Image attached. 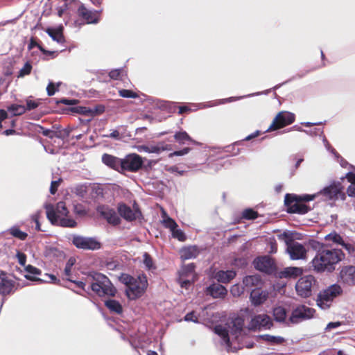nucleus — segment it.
Returning <instances> with one entry per match:
<instances>
[{
  "instance_id": "obj_54",
  "label": "nucleus",
  "mask_w": 355,
  "mask_h": 355,
  "mask_svg": "<svg viewBox=\"0 0 355 355\" xmlns=\"http://www.w3.org/2000/svg\"><path fill=\"white\" fill-rule=\"evenodd\" d=\"M25 270L28 274L31 275H39L41 274V270L40 269L31 265H28L26 266Z\"/></svg>"
},
{
  "instance_id": "obj_41",
  "label": "nucleus",
  "mask_w": 355,
  "mask_h": 355,
  "mask_svg": "<svg viewBox=\"0 0 355 355\" xmlns=\"http://www.w3.org/2000/svg\"><path fill=\"white\" fill-rule=\"evenodd\" d=\"M324 239L339 245H341L343 242L342 236L335 231L326 235Z\"/></svg>"
},
{
  "instance_id": "obj_4",
  "label": "nucleus",
  "mask_w": 355,
  "mask_h": 355,
  "mask_svg": "<svg viewBox=\"0 0 355 355\" xmlns=\"http://www.w3.org/2000/svg\"><path fill=\"white\" fill-rule=\"evenodd\" d=\"M315 198V195L286 193L284 197L286 211L289 214H305L311 210V208L304 202L313 200Z\"/></svg>"
},
{
  "instance_id": "obj_20",
  "label": "nucleus",
  "mask_w": 355,
  "mask_h": 355,
  "mask_svg": "<svg viewBox=\"0 0 355 355\" xmlns=\"http://www.w3.org/2000/svg\"><path fill=\"white\" fill-rule=\"evenodd\" d=\"M7 273L1 270L0 272V294L7 296L14 292L15 282L7 277Z\"/></svg>"
},
{
  "instance_id": "obj_17",
  "label": "nucleus",
  "mask_w": 355,
  "mask_h": 355,
  "mask_svg": "<svg viewBox=\"0 0 355 355\" xmlns=\"http://www.w3.org/2000/svg\"><path fill=\"white\" fill-rule=\"evenodd\" d=\"M273 327V322L267 314H259L251 319L250 329L251 330H260L261 329H270Z\"/></svg>"
},
{
  "instance_id": "obj_16",
  "label": "nucleus",
  "mask_w": 355,
  "mask_h": 355,
  "mask_svg": "<svg viewBox=\"0 0 355 355\" xmlns=\"http://www.w3.org/2000/svg\"><path fill=\"white\" fill-rule=\"evenodd\" d=\"M254 265L257 270L268 275L272 274L276 270V266L273 259L268 256L260 257L255 259Z\"/></svg>"
},
{
  "instance_id": "obj_30",
  "label": "nucleus",
  "mask_w": 355,
  "mask_h": 355,
  "mask_svg": "<svg viewBox=\"0 0 355 355\" xmlns=\"http://www.w3.org/2000/svg\"><path fill=\"white\" fill-rule=\"evenodd\" d=\"M272 315L276 322L286 323L287 311L284 307L281 306L275 307L272 310Z\"/></svg>"
},
{
  "instance_id": "obj_36",
  "label": "nucleus",
  "mask_w": 355,
  "mask_h": 355,
  "mask_svg": "<svg viewBox=\"0 0 355 355\" xmlns=\"http://www.w3.org/2000/svg\"><path fill=\"white\" fill-rule=\"evenodd\" d=\"M214 332L218 335L219 336L221 337V338L226 343H230V337H229V331L227 329V328H225V327H223V325H216L214 327Z\"/></svg>"
},
{
  "instance_id": "obj_29",
  "label": "nucleus",
  "mask_w": 355,
  "mask_h": 355,
  "mask_svg": "<svg viewBox=\"0 0 355 355\" xmlns=\"http://www.w3.org/2000/svg\"><path fill=\"white\" fill-rule=\"evenodd\" d=\"M243 284L245 287L250 288L252 287L259 288L263 282L260 276L255 275L246 276L243 280Z\"/></svg>"
},
{
  "instance_id": "obj_50",
  "label": "nucleus",
  "mask_w": 355,
  "mask_h": 355,
  "mask_svg": "<svg viewBox=\"0 0 355 355\" xmlns=\"http://www.w3.org/2000/svg\"><path fill=\"white\" fill-rule=\"evenodd\" d=\"M32 70V66L29 62H26L24 67L20 69L19 72V76L23 77L24 76L28 75L31 73Z\"/></svg>"
},
{
  "instance_id": "obj_33",
  "label": "nucleus",
  "mask_w": 355,
  "mask_h": 355,
  "mask_svg": "<svg viewBox=\"0 0 355 355\" xmlns=\"http://www.w3.org/2000/svg\"><path fill=\"white\" fill-rule=\"evenodd\" d=\"M345 177L350 182V185L347 189V193L349 197L355 198V173L348 172Z\"/></svg>"
},
{
  "instance_id": "obj_25",
  "label": "nucleus",
  "mask_w": 355,
  "mask_h": 355,
  "mask_svg": "<svg viewBox=\"0 0 355 355\" xmlns=\"http://www.w3.org/2000/svg\"><path fill=\"white\" fill-rule=\"evenodd\" d=\"M236 276V272L233 270H219L216 272L214 278L218 282L224 284L229 283Z\"/></svg>"
},
{
  "instance_id": "obj_31",
  "label": "nucleus",
  "mask_w": 355,
  "mask_h": 355,
  "mask_svg": "<svg viewBox=\"0 0 355 355\" xmlns=\"http://www.w3.org/2000/svg\"><path fill=\"white\" fill-rule=\"evenodd\" d=\"M198 254V250L196 246H189L181 250V258L184 260L196 258Z\"/></svg>"
},
{
  "instance_id": "obj_10",
  "label": "nucleus",
  "mask_w": 355,
  "mask_h": 355,
  "mask_svg": "<svg viewBox=\"0 0 355 355\" xmlns=\"http://www.w3.org/2000/svg\"><path fill=\"white\" fill-rule=\"evenodd\" d=\"M295 119V116L294 114L286 111L279 112L266 131L272 132L282 128L293 123Z\"/></svg>"
},
{
  "instance_id": "obj_5",
  "label": "nucleus",
  "mask_w": 355,
  "mask_h": 355,
  "mask_svg": "<svg viewBox=\"0 0 355 355\" xmlns=\"http://www.w3.org/2000/svg\"><path fill=\"white\" fill-rule=\"evenodd\" d=\"M278 239L285 242L286 252L292 260L304 259L306 257V249L302 244L295 241L292 233L284 232L278 235Z\"/></svg>"
},
{
  "instance_id": "obj_12",
  "label": "nucleus",
  "mask_w": 355,
  "mask_h": 355,
  "mask_svg": "<svg viewBox=\"0 0 355 355\" xmlns=\"http://www.w3.org/2000/svg\"><path fill=\"white\" fill-rule=\"evenodd\" d=\"M315 312L313 309L304 305L297 306L292 311L291 316L286 322V324H297L302 320L310 319L313 317Z\"/></svg>"
},
{
  "instance_id": "obj_61",
  "label": "nucleus",
  "mask_w": 355,
  "mask_h": 355,
  "mask_svg": "<svg viewBox=\"0 0 355 355\" xmlns=\"http://www.w3.org/2000/svg\"><path fill=\"white\" fill-rule=\"evenodd\" d=\"M38 107V103L32 100H27L26 101V110H32Z\"/></svg>"
},
{
  "instance_id": "obj_13",
  "label": "nucleus",
  "mask_w": 355,
  "mask_h": 355,
  "mask_svg": "<svg viewBox=\"0 0 355 355\" xmlns=\"http://www.w3.org/2000/svg\"><path fill=\"white\" fill-rule=\"evenodd\" d=\"M117 211L121 217L129 222L134 221L141 216V212L137 203L133 205L132 209L125 203H119Z\"/></svg>"
},
{
  "instance_id": "obj_64",
  "label": "nucleus",
  "mask_w": 355,
  "mask_h": 355,
  "mask_svg": "<svg viewBox=\"0 0 355 355\" xmlns=\"http://www.w3.org/2000/svg\"><path fill=\"white\" fill-rule=\"evenodd\" d=\"M40 50L43 54L46 55H51L53 58L58 55V53L55 51L46 50L43 46H40Z\"/></svg>"
},
{
  "instance_id": "obj_34",
  "label": "nucleus",
  "mask_w": 355,
  "mask_h": 355,
  "mask_svg": "<svg viewBox=\"0 0 355 355\" xmlns=\"http://www.w3.org/2000/svg\"><path fill=\"white\" fill-rule=\"evenodd\" d=\"M261 338L268 343L272 345H282L285 342V339L282 336H275L270 334L261 335Z\"/></svg>"
},
{
  "instance_id": "obj_49",
  "label": "nucleus",
  "mask_w": 355,
  "mask_h": 355,
  "mask_svg": "<svg viewBox=\"0 0 355 355\" xmlns=\"http://www.w3.org/2000/svg\"><path fill=\"white\" fill-rule=\"evenodd\" d=\"M60 85V83H58L57 85H55L53 83L50 82L46 87L48 96H51L54 95L55 92L58 90V87Z\"/></svg>"
},
{
  "instance_id": "obj_27",
  "label": "nucleus",
  "mask_w": 355,
  "mask_h": 355,
  "mask_svg": "<svg viewBox=\"0 0 355 355\" xmlns=\"http://www.w3.org/2000/svg\"><path fill=\"white\" fill-rule=\"evenodd\" d=\"M46 32L53 40L58 43L63 44L65 42L62 26H59L57 28H48Z\"/></svg>"
},
{
  "instance_id": "obj_51",
  "label": "nucleus",
  "mask_w": 355,
  "mask_h": 355,
  "mask_svg": "<svg viewBox=\"0 0 355 355\" xmlns=\"http://www.w3.org/2000/svg\"><path fill=\"white\" fill-rule=\"evenodd\" d=\"M184 320L187 322H193L195 323L198 322V318L196 314L194 311H192L187 314L184 318Z\"/></svg>"
},
{
  "instance_id": "obj_9",
  "label": "nucleus",
  "mask_w": 355,
  "mask_h": 355,
  "mask_svg": "<svg viewBox=\"0 0 355 355\" xmlns=\"http://www.w3.org/2000/svg\"><path fill=\"white\" fill-rule=\"evenodd\" d=\"M316 284V279L313 275H306L300 277L295 285L297 293L302 297H309L311 295L312 288Z\"/></svg>"
},
{
  "instance_id": "obj_63",
  "label": "nucleus",
  "mask_w": 355,
  "mask_h": 355,
  "mask_svg": "<svg viewBox=\"0 0 355 355\" xmlns=\"http://www.w3.org/2000/svg\"><path fill=\"white\" fill-rule=\"evenodd\" d=\"M341 325L340 322H331L327 325L325 330L330 331L332 329L337 328Z\"/></svg>"
},
{
  "instance_id": "obj_19",
  "label": "nucleus",
  "mask_w": 355,
  "mask_h": 355,
  "mask_svg": "<svg viewBox=\"0 0 355 355\" xmlns=\"http://www.w3.org/2000/svg\"><path fill=\"white\" fill-rule=\"evenodd\" d=\"M97 211L110 225L116 226L121 222L120 217L117 215L115 210L107 206L98 207Z\"/></svg>"
},
{
  "instance_id": "obj_56",
  "label": "nucleus",
  "mask_w": 355,
  "mask_h": 355,
  "mask_svg": "<svg viewBox=\"0 0 355 355\" xmlns=\"http://www.w3.org/2000/svg\"><path fill=\"white\" fill-rule=\"evenodd\" d=\"M121 73H122V69H113L109 73V76L111 79L118 80L120 78Z\"/></svg>"
},
{
  "instance_id": "obj_53",
  "label": "nucleus",
  "mask_w": 355,
  "mask_h": 355,
  "mask_svg": "<svg viewBox=\"0 0 355 355\" xmlns=\"http://www.w3.org/2000/svg\"><path fill=\"white\" fill-rule=\"evenodd\" d=\"M187 277H182L180 279L179 277V284L182 288H189V287L191 285L192 282H194V279L192 278L191 280L186 279Z\"/></svg>"
},
{
  "instance_id": "obj_11",
  "label": "nucleus",
  "mask_w": 355,
  "mask_h": 355,
  "mask_svg": "<svg viewBox=\"0 0 355 355\" xmlns=\"http://www.w3.org/2000/svg\"><path fill=\"white\" fill-rule=\"evenodd\" d=\"M121 173L124 171L137 172L143 165V160L137 154L132 153L121 159Z\"/></svg>"
},
{
  "instance_id": "obj_44",
  "label": "nucleus",
  "mask_w": 355,
  "mask_h": 355,
  "mask_svg": "<svg viewBox=\"0 0 355 355\" xmlns=\"http://www.w3.org/2000/svg\"><path fill=\"white\" fill-rule=\"evenodd\" d=\"M119 94L123 98H136L139 97V95L132 90L122 89L119 91Z\"/></svg>"
},
{
  "instance_id": "obj_46",
  "label": "nucleus",
  "mask_w": 355,
  "mask_h": 355,
  "mask_svg": "<svg viewBox=\"0 0 355 355\" xmlns=\"http://www.w3.org/2000/svg\"><path fill=\"white\" fill-rule=\"evenodd\" d=\"M171 234L173 238L177 239L180 241H184L187 239V236L183 231L178 229V227L172 230Z\"/></svg>"
},
{
  "instance_id": "obj_59",
  "label": "nucleus",
  "mask_w": 355,
  "mask_h": 355,
  "mask_svg": "<svg viewBox=\"0 0 355 355\" xmlns=\"http://www.w3.org/2000/svg\"><path fill=\"white\" fill-rule=\"evenodd\" d=\"M17 257L18 259L19 263L21 266H24L26 262V255L23 252H18L17 253Z\"/></svg>"
},
{
  "instance_id": "obj_35",
  "label": "nucleus",
  "mask_w": 355,
  "mask_h": 355,
  "mask_svg": "<svg viewBox=\"0 0 355 355\" xmlns=\"http://www.w3.org/2000/svg\"><path fill=\"white\" fill-rule=\"evenodd\" d=\"M195 268L196 266L193 263L182 267L181 271L180 272V279L182 277H193L195 275Z\"/></svg>"
},
{
  "instance_id": "obj_32",
  "label": "nucleus",
  "mask_w": 355,
  "mask_h": 355,
  "mask_svg": "<svg viewBox=\"0 0 355 355\" xmlns=\"http://www.w3.org/2000/svg\"><path fill=\"white\" fill-rule=\"evenodd\" d=\"M105 305L112 313L116 314H121L123 313V307L117 300H107L105 302Z\"/></svg>"
},
{
  "instance_id": "obj_42",
  "label": "nucleus",
  "mask_w": 355,
  "mask_h": 355,
  "mask_svg": "<svg viewBox=\"0 0 355 355\" xmlns=\"http://www.w3.org/2000/svg\"><path fill=\"white\" fill-rule=\"evenodd\" d=\"M259 216V214L257 211L251 208L245 209L242 212V218L246 220H254L257 218Z\"/></svg>"
},
{
  "instance_id": "obj_1",
  "label": "nucleus",
  "mask_w": 355,
  "mask_h": 355,
  "mask_svg": "<svg viewBox=\"0 0 355 355\" xmlns=\"http://www.w3.org/2000/svg\"><path fill=\"white\" fill-rule=\"evenodd\" d=\"M315 254L310 262L312 270L318 274L331 273L343 259L345 254L342 250L314 241L311 243Z\"/></svg>"
},
{
  "instance_id": "obj_18",
  "label": "nucleus",
  "mask_w": 355,
  "mask_h": 355,
  "mask_svg": "<svg viewBox=\"0 0 355 355\" xmlns=\"http://www.w3.org/2000/svg\"><path fill=\"white\" fill-rule=\"evenodd\" d=\"M338 281L349 286H355V266H343L338 275Z\"/></svg>"
},
{
  "instance_id": "obj_14",
  "label": "nucleus",
  "mask_w": 355,
  "mask_h": 355,
  "mask_svg": "<svg viewBox=\"0 0 355 355\" xmlns=\"http://www.w3.org/2000/svg\"><path fill=\"white\" fill-rule=\"evenodd\" d=\"M78 16L86 24H98L101 20V11L88 9L83 3L77 10Z\"/></svg>"
},
{
  "instance_id": "obj_2",
  "label": "nucleus",
  "mask_w": 355,
  "mask_h": 355,
  "mask_svg": "<svg viewBox=\"0 0 355 355\" xmlns=\"http://www.w3.org/2000/svg\"><path fill=\"white\" fill-rule=\"evenodd\" d=\"M46 217L52 225L63 227H76L77 226V223L74 219L67 218L69 211L64 202H58L55 207L51 205H46Z\"/></svg>"
},
{
  "instance_id": "obj_38",
  "label": "nucleus",
  "mask_w": 355,
  "mask_h": 355,
  "mask_svg": "<svg viewBox=\"0 0 355 355\" xmlns=\"http://www.w3.org/2000/svg\"><path fill=\"white\" fill-rule=\"evenodd\" d=\"M9 233L15 238H17L21 241L26 239L28 234L27 233L22 232L17 226H13L9 230Z\"/></svg>"
},
{
  "instance_id": "obj_58",
  "label": "nucleus",
  "mask_w": 355,
  "mask_h": 355,
  "mask_svg": "<svg viewBox=\"0 0 355 355\" xmlns=\"http://www.w3.org/2000/svg\"><path fill=\"white\" fill-rule=\"evenodd\" d=\"M190 150H191L190 148L187 147L180 150L174 151L173 153H172L169 155V157L182 156V155L187 154L190 151Z\"/></svg>"
},
{
  "instance_id": "obj_43",
  "label": "nucleus",
  "mask_w": 355,
  "mask_h": 355,
  "mask_svg": "<svg viewBox=\"0 0 355 355\" xmlns=\"http://www.w3.org/2000/svg\"><path fill=\"white\" fill-rule=\"evenodd\" d=\"M46 276L47 277L48 279L42 280L40 278L34 277L31 275H25L26 278L29 280L32 281H40V282H53L54 284H58L60 282L59 279H57V277L54 275H49L46 274Z\"/></svg>"
},
{
  "instance_id": "obj_8",
  "label": "nucleus",
  "mask_w": 355,
  "mask_h": 355,
  "mask_svg": "<svg viewBox=\"0 0 355 355\" xmlns=\"http://www.w3.org/2000/svg\"><path fill=\"white\" fill-rule=\"evenodd\" d=\"M71 242L77 248L85 250H97L102 247L101 243L94 237L73 235Z\"/></svg>"
},
{
  "instance_id": "obj_15",
  "label": "nucleus",
  "mask_w": 355,
  "mask_h": 355,
  "mask_svg": "<svg viewBox=\"0 0 355 355\" xmlns=\"http://www.w3.org/2000/svg\"><path fill=\"white\" fill-rule=\"evenodd\" d=\"M343 290L340 285L335 284L329 286L327 289L321 291L318 296L317 302L319 306L322 304L332 301L336 297L340 295Z\"/></svg>"
},
{
  "instance_id": "obj_40",
  "label": "nucleus",
  "mask_w": 355,
  "mask_h": 355,
  "mask_svg": "<svg viewBox=\"0 0 355 355\" xmlns=\"http://www.w3.org/2000/svg\"><path fill=\"white\" fill-rule=\"evenodd\" d=\"M174 138L175 141L180 144H184L187 141H192L191 137L185 131L176 132L174 135Z\"/></svg>"
},
{
  "instance_id": "obj_62",
  "label": "nucleus",
  "mask_w": 355,
  "mask_h": 355,
  "mask_svg": "<svg viewBox=\"0 0 355 355\" xmlns=\"http://www.w3.org/2000/svg\"><path fill=\"white\" fill-rule=\"evenodd\" d=\"M342 245L349 253H352L355 251L354 246L351 243H347L344 241L340 245Z\"/></svg>"
},
{
  "instance_id": "obj_3",
  "label": "nucleus",
  "mask_w": 355,
  "mask_h": 355,
  "mask_svg": "<svg viewBox=\"0 0 355 355\" xmlns=\"http://www.w3.org/2000/svg\"><path fill=\"white\" fill-rule=\"evenodd\" d=\"M121 281L126 286L125 294L130 300H135L141 297L148 287L146 275H142L135 278L129 275H123Z\"/></svg>"
},
{
  "instance_id": "obj_23",
  "label": "nucleus",
  "mask_w": 355,
  "mask_h": 355,
  "mask_svg": "<svg viewBox=\"0 0 355 355\" xmlns=\"http://www.w3.org/2000/svg\"><path fill=\"white\" fill-rule=\"evenodd\" d=\"M102 162L109 168L121 173V159L114 155L105 153L102 155Z\"/></svg>"
},
{
  "instance_id": "obj_60",
  "label": "nucleus",
  "mask_w": 355,
  "mask_h": 355,
  "mask_svg": "<svg viewBox=\"0 0 355 355\" xmlns=\"http://www.w3.org/2000/svg\"><path fill=\"white\" fill-rule=\"evenodd\" d=\"M58 103H62L67 105H73L78 103V101L75 99L61 98L58 101Z\"/></svg>"
},
{
  "instance_id": "obj_52",
  "label": "nucleus",
  "mask_w": 355,
  "mask_h": 355,
  "mask_svg": "<svg viewBox=\"0 0 355 355\" xmlns=\"http://www.w3.org/2000/svg\"><path fill=\"white\" fill-rule=\"evenodd\" d=\"M230 292L234 296L239 297L243 293V289L239 284H235L232 286Z\"/></svg>"
},
{
  "instance_id": "obj_28",
  "label": "nucleus",
  "mask_w": 355,
  "mask_h": 355,
  "mask_svg": "<svg viewBox=\"0 0 355 355\" xmlns=\"http://www.w3.org/2000/svg\"><path fill=\"white\" fill-rule=\"evenodd\" d=\"M244 327V319L241 317H236L232 320L229 328L232 334H240Z\"/></svg>"
},
{
  "instance_id": "obj_45",
  "label": "nucleus",
  "mask_w": 355,
  "mask_h": 355,
  "mask_svg": "<svg viewBox=\"0 0 355 355\" xmlns=\"http://www.w3.org/2000/svg\"><path fill=\"white\" fill-rule=\"evenodd\" d=\"M164 226L166 228H168L171 232L178 227L177 223L171 217L166 216L162 221Z\"/></svg>"
},
{
  "instance_id": "obj_57",
  "label": "nucleus",
  "mask_w": 355,
  "mask_h": 355,
  "mask_svg": "<svg viewBox=\"0 0 355 355\" xmlns=\"http://www.w3.org/2000/svg\"><path fill=\"white\" fill-rule=\"evenodd\" d=\"M61 181H62V180L59 179L58 180H55V181L51 182V187H50V193L51 194H55L57 192L58 188Z\"/></svg>"
},
{
  "instance_id": "obj_39",
  "label": "nucleus",
  "mask_w": 355,
  "mask_h": 355,
  "mask_svg": "<svg viewBox=\"0 0 355 355\" xmlns=\"http://www.w3.org/2000/svg\"><path fill=\"white\" fill-rule=\"evenodd\" d=\"M8 110L12 112L13 116H20L26 112V109L24 105L12 104L8 107Z\"/></svg>"
},
{
  "instance_id": "obj_7",
  "label": "nucleus",
  "mask_w": 355,
  "mask_h": 355,
  "mask_svg": "<svg viewBox=\"0 0 355 355\" xmlns=\"http://www.w3.org/2000/svg\"><path fill=\"white\" fill-rule=\"evenodd\" d=\"M318 195H321L324 200L336 201L338 199L342 200L346 199V194L343 191V187L340 182H334L321 190Z\"/></svg>"
},
{
  "instance_id": "obj_6",
  "label": "nucleus",
  "mask_w": 355,
  "mask_h": 355,
  "mask_svg": "<svg viewBox=\"0 0 355 355\" xmlns=\"http://www.w3.org/2000/svg\"><path fill=\"white\" fill-rule=\"evenodd\" d=\"M92 282L89 288L100 297L114 296L116 289L108 277L101 273H95L92 276Z\"/></svg>"
},
{
  "instance_id": "obj_48",
  "label": "nucleus",
  "mask_w": 355,
  "mask_h": 355,
  "mask_svg": "<svg viewBox=\"0 0 355 355\" xmlns=\"http://www.w3.org/2000/svg\"><path fill=\"white\" fill-rule=\"evenodd\" d=\"M143 257H144V263L145 264L146 267L148 270L155 269V267L154 266L153 261L151 256L148 253L145 252L144 254Z\"/></svg>"
},
{
  "instance_id": "obj_22",
  "label": "nucleus",
  "mask_w": 355,
  "mask_h": 355,
  "mask_svg": "<svg viewBox=\"0 0 355 355\" xmlns=\"http://www.w3.org/2000/svg\"><path fill=\"white\" fill-rule=\"evenodd\" d=\"M260 134H261V132L259 130H257L256 132L247 136L245 139L238 141H236L234 144H232V145L227 146L226 151L230 153L232 155H239L241 153V150L239 147L243 144V141H250V140L259 136Z\"/></svg>"
},
{
  "instance_id": "obj_37",
  "label": "nucleus",
  "mask_w": 355,
  "mask_h": 355,
  "mask_svg": "<svg viewBox=\"0 0 355 355\" xmlns=\"http://www.w3.org/2000/svg\"><path fill=\"white\" fill-rule=\"evenodd\" d=\"M302 273V269L297 267H289L285 268L282 272L285 277H297L301 275Z\"/></svg>"
},
{
  "instance_id": "obj_21",
  "label": "nucleus",
  "mask_w": 355,
  "mask_h": 355,
  "mask_svg": "<svg viewBox=\"0 0 355 355\" xmlns=\"http://www.w3.org/2000/svg\"><path fill=\"white\" fill-rule=\"evenodd\" d=\"M268 297V293L261 288H255L250 293V300L254 306H259L264 303Z\"/></svg>"
},
{
  "instance_id": "obj_55",
  "label": "nucleus",
  "mask_w": 355,
  "mask_h": 355,
  "mask_svg": "<svg viewBox=\"0 0 355 355\" xmlns=\"http://www.w3.org/2000/svg\"><path fill=\"white\" fill-rule=\"evenodd\" d=\"M40 217V211L35 213V214H33L31 216L32 220L35 223V230L37 231H42L41 225L39 221Z\"/></svg>"
},
{
  "instance_id": "obj_26",
  "label": "nucleus",
  "mask_w": 355,
  "mask_h": 355,
  "mask_svg": "<svg viewBox=\"0 0 355 355\" xmlns=\"http://www.w3.org/2000/svg\"><path fill=\"white\" fill-rule=\"evenodd\" d=\"M141 148L148 153H160L161 152L171 149V145L164 143H159L157 145L141 146Z\"/></svg>"
},
{
  "instance_id": "obj_47",
  "label": "nucleus",
  "mask_w": 355,
  "mask_h": 355,
  "mask_svg": "<svg viewBox=\"0 0 355 355\" xmlns=\"http://www.w3.org/2000/svg\"><path fill=\"white\" fill-rule=\"evenodd\" d=\"M73 212L80 216H85L87 214V211L82 204H76L73 205Z\"/></svg>"
},
{
  "instance_id": "obj_24",
  "label": "nucleus",
  "mask_w": 355,
  "mask_h": 355,
  "mask_svg": "<svg viewBox=\"0 0 355 355\" xmlns=\"http://www.w3.org/2000/svg\"><path fill=\"white\" fill-rule=\"evenodd\" d=\"M206 294L214 298H224L227 294V290L220 284H213L207 288Z\"/></svg>"
}]
</instances>
